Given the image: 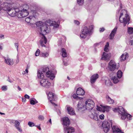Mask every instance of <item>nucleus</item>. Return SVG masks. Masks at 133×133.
<instances>
[{"mask_svg": "<svg viewBox=\"0 0 133 133\" xmlns=\"http://www.w3.org/2000/svg\"><path fill=\"white\" fill-rule=\"evenodd\" d=\"M36 26L40 31V34L41 35V39L40 40V43L41 46L45 47L44 44H46L47 39L44 35L49 32L47 26L41 22H38L36 24Z\"/></svg>", "mask_w": 133, "mask_h": 133, "instance_id": "nucleus-1", "label": "nucleus"}, {"mask_svg": "<svg viewBox=\"0 0 133 133\" xmlns=\"http://www.w3.org/2000/svg\"><path fill=\"white\" fill-rule=\"evenodd\" d=\"M29 9V7L28 5L19 4L18 11H17V17L22 18L26 16L29 14L28 11Z\"/></svg>", "mask_w": 133, "mask_h": 133, "instance_id": "nucleus-2", "label": "nucleus"}, {"mask_svg": "<svg viewBox=\"0 0 133 133\" xmlns=\"http://www.w3.org/2000/svg\"><path fill=\"white\" fill-rule=\"evenodd\" d=\"M113 109L115 112H118L121 115V118L122 119H125L126 118L129 120L131 119L132 116L127 113L122 107L119 106L117 108H114Z\"/></svg>", "mask_w": 133, "mask_h": 133, "instance_id": "nucleus-3", "label": "nucleus"}, {"mask_svg": "<svg viewBox=\"0 0 133 133\" xmlns=\"http://www.w3.org/2000/svg\"><path fill=\"white\" fill-rule=\"evenodd\" d=\"M130 16L125 10H123L121 11L119 18V21L121 23H124V26L130 21Z\"/></svg>", "mask_w": 133, "mask_h": 133, "instance_id": "nucleus-4", "label": "nucleus"}, {"mask_svg": "<svg viewBox=\"0 0 133 133\" xmlns=\"http://www.w3.org/2000/svg\"><path fill=\"white\" fill-rule=\"evenodd\" d=\"M49 68L47 67H44L41 69L42 72L44 73L46 72V75L47 77L49 78L50 79L53 80L55 77L54 74L50 71H49Z\"/></svg>", "mask_w": 133, "mask_h": 133, "instance_id": "nucleus-5", "label": "nucleus"}, {"mask_svg": "<svg viewBox=\"0 0 133 133\" xmlns=\"http://www.w3.org/2000/svg\"><path fill=\"white\" fill-rule=\"evenodd\" d=\"M95 103L92 99H89L85 102V108L88 110H92L94 107Z\"/></svg>", "mask_w": 133, "mask_h": 133, "instance_id": "nucleus-6", "label": "nucleus"}, {"mask_svg": "<svg viewBox=\"0 0 133 133\" xmlns=\"http://www.w3.org/2000/svg\"><path fill=\"white\" fill-rule=\"evenodd\" d=\"M89 116L91 118L96 121L98 120L99 114L98 111L92 110L89 112Z\"/></svg>", "mask_w": 133, "mask_h": 133, "instance_id": "nucleus-7", "label": "nucleus"}, {"mask_svg": "<svg viewBox=\"0 0 133 133\" xmlns=\"http://www.w3.org/2000/svg\"><path fill=\"white\" fill-rule=\"evenodd\" d=\"M108 68L110 71H113L116 69H117L118 67L117 66L116 63L114 60H111L108 63Z\"/></svg>", "mask_w": 133, "mask_h": 133, "instance_id": "nucleus-8", "label": "nucleus"}, {"mask_svg": "<svg viewBox=\"0 0 133 133\" xmlns=\"http://www.w3.org/2000/svg\"><path fill=\"white\" fill-rule=\"evenodd\" d=\"M91 32L87 27L85 26L83 28L82 31L80 35V36L82 38H85L88 35L90 34Z\"/></svg>", "mask_w": 133, "mask_h": 133, "instance_id": "nucleus-9", "label": "nucleus"}, {"mask_svg": "<svg viewBox=\"0 0 133 133\" xmlns=\"http://www.w3.org/2000/svg\"><path fill=\"white\" fill-rule=\"evenodd\" d=\"M14 4L13 3L12 4L10 3H4L1 4V8L4 10H7L8 12L9 9H10L11 8L14 7Z\"/></svg>", "mask_w": 133, "mask_h": 133, "instance_id": "nucleus-10", "label": "nucleus"}, {"mask_svg": "<svg viewBox=\"0 0 133 133\" xmlns=\"http://www.w3.org/2000/svg\"><path fill=\"white\" fill-rule=\"evenodd\" d=\"M111 123H109L107 121H104L102 123V128L103 129L104 132L107 133L108 132L110 129V124Z\"/></svg>", "mask_w": 133, "mask_h": 133, "instance_id": "nucleus-11", "label": "nucleus"}, {"mask_svg": "<svg viewBox=\"0 0 133 133\" xmlns=\"http://www.w3.org/2000/svg\"><path fill=\"white\" fill-rule=\"evenodd\" d=\"M40 84L42 87L48 88L50 87L51 83L47 79H44L40 81Z\"/></svg>", "mask_w": 133, "mask_h": 133, "instance_id": "nucleus-12", "label": "nucleus"}, {"mask_svg": "<svg viewBox=\"0 0 133 133\" xmlns=\"http://www.w3.org/2000/svg\"><path fill=\"white\" fill-rule=\"evenodd\" d=\"M46 93L47 94L49 100L50 102L53 105L57 106V104H55L52 102V101L55 100L56 98L55 97H56L55 94L51 92H50L48 94H47V92Z\"/></svg>", "mask_w": 133, "mask_h": 133, "instance_id": "nucleus-13", "label": "nucleus"}, {"mask_svg": "<svg viewBox=\"0 0 133 133\" xmlns=\"http://www.w3.org/2000/svg\"><path fill=\"white\" fill-rule=\"evenodd\" d=\"M46 24L48 26H53L54 28H57L59 26L60 22L59 21L56 22L55 21H52L49 19L46 21Z\"/></svg>", "mask_w": 133, "mask_h": 133, "instance_id": "nucleus-14", "label": "nucleus"}, {"mask_svg": "<svg viewBox=\"0 0 133 133\" xmlns=\"http://www.w3.org/2000/svg\"><path fill=\"white\" fill-rule=\"evenodd\" d=\"M35 19L36 18L34 16H30L26 18L25 19V21L27 22L30 23V25L35 24L36 25V23H36L35 21Z\"/></svg>", "mask_w": 133, "mask_h": 133, "instance_id": "nucleus-15", "label": "nucleus"}, {"mask_svg": "<svg viewBox=\"0 0 133 133\" xmlns=\"http://www.w3.org/2000/svg\"><path fill=\"white\" fill-rule=\"evenodd\" d=\"M8 14L11 17H14L16 16V8L14 7H14H12L10 9H9L8 12Z\"/></svg>", "mask_w": 133, "mask_h": 133, "instance_id": "nucleus-16", "label": "nucleus"}, {"mask_svg": "<svg viewBox=\"0 0 133 133\" xmlns=\"http://www.w3.org/2000/svg\"><path fill=\"white\" fill-rule=\"evenodd\" d=\"M80 100L77 105V108L78 110H81L82 108H85L84 101H83L82 99H81Z\"/></svg>", "mask_w": 133, "mask_h": 133, "instance_id": "nucleus-17", "label": "nucleus"}, {"mask_svg": "<svg viewBox=\"0 0 133 133\" xmlns=\"http://www.w3.org/2000/svg\"><path fill=\"white\" fill-rule=\"evenodd\" d=\"M111 56V54L110 53L108 54L104 52L102 56L101 59L105 61H108L110 59Z\"/></svg>", "mask_w": 133, "mask_h": 133, "instance_id": "nucleus-18", "label": "nucleus"}, {"mask_svg": "<svg viewBox=\"0 0 133 133\" xmlns=\"http://www.w3.org/2000/svg\"><path fill=\"white\" fill-rule=\"evenodd\" d=\"M64 130L65 133H72L74 131L73 128L69 126H64Z\"/></svg>", "mask_w": 133, "mask_h": 133, "instance_id": "nucleus-19", "label": "nucleus"}, {"mask_svg": "<svg viewBox=\"0 0 133 133\" xmlns=\"http://www.w3.org/2000/svg\"><path fill=\"white\" fill-rule=\"evenodd\" d=\"M62 119V124L64 127H67L70 124V121L68 117H64Z\"/></svg>", "mask_w": 133, "mask_h": 133, "instance_id": "nucleus-20", "label": "nucleus"}, {"mask_svg": "<svg viewBox=\"0 0 133 133\" xmlns=\"http://www.w3.org/2000/svg\"><path fill=\"white\" fill-rule=\"evenodd\" d=\"M113 133H124L122 132L121 130L116 126L111 125Z\"/></svg>", "mask_w": 133, "mask_h": 133, "instance_id": "nucleus-21", "label": "nucleus"}, {"mask_svg": "<svg viewBox=\"0 0 133 133\" xmlns=\"http://www.w3.org/2000/svg\"><path fill=\"white\" fill-rule=\"evenodd\" d=\"M99 77L98 75L95 74L92 75L90 78V81L92 84L94 83L96 81L97 79Z\"/></svg>", "mask_w": 133, "mask_h": 133, "instance_id": "nucleus-22", "label": "nucleus"}, {"mask_svg": "<svg viewBox=\"0 0 133 133\" xmlns=\"http://www.w3.org/2000/svg\"><path fill=\"white\" fill-rule=\"evenodd\" d=\"M85 92L84 90L81 88H78L76 91L77 95L83 96L85 94Z\"/></svg>", "mask_w": 133, "mask_h": 133, "instance_id": "nucleus-23", "label": "nucleus"}, {"mask_svg": "<svg viewBox=\"0 0 133 133\" xmlns=\"http://www.w3.org/2000/svg\"><path fill=\"white\" fill-rule=\"evenodd\" d=\"M117 29V27L116 26L114 29L110 33L109 37L110 39H114L115 35L116 33V31Z\"/></svg>", "mask_w": 133, "mask_h": 133, "instance_id": "nucleus-24", "label": "nucleus"}, {"mask_svg": "<svg viewBox=\"0 0 133 133\" xmlns=\"http://www.w3.org/2000/svg\"><path fill=\"white\" fill-rule=\"evenodd\" d=\"M128 53L125 52L122 54L120 57V61L121 62L125 61L128 57Z\"/></svg>", "mask_w": 133, "mask_h": 133, "instance_id": "nucleus-25", "label": "nucleus"}, {"mask_svg": "<svg viewBox=\"0 0 133 133\" xmlns=\"http://www.w3.org/2000/svg\"><path fill=\"white\" fill-rule=\"evenodd\" d=\"M4 61L6 64L10 65L13 64L14 63V62L12 59H11L9 58H7L5 57H4Z\"/></svg>", "mask_w": 133, "mask_h": 133, "instance_id": "nucleus-26", "label": "nucleus"}, {"mask_svg": "<svg viewBox=\"0 0 133 133\" xmlns=\"http://www.w3.org/2000/svg\"><path fill=\"white\" fill-rule=\"evenodd\" d=\"M67 110L68 113L71 115H74L75 114V111L71 107L68 106L67 107Z\"/></svg>", "mask_w": 133, "mask_h": 133, "instance_id": "nucleus-27", "label": "nucleus"}, {"mask_svg": "<svg viewBox=\"0 0 133 133\" xmlns=\"http://www.w3.org/2000/svg\"><path fill=\"white\" fill-rule=\"evenodd\" d=\"M37 77L39 78H44V74L40 70H38L37 72Z\"/></svg>", "mask_w": 133, "mask_h": 133, "instance_id": "nucleus-28", "label": "nucleus"}, {"mask_svg": "<svg viewBox=\"0 0 133 133\" xmlns=\"http://www.w3.org/2000/svg\"><path fill=\"white\" fill-rule=\"evenodd\" d=\"M106 100L108 103L109 104H112L114 102V100L111 98L108 95L106 96Z\"/></svg>", "mask_w": 133, "mask_h": 133, "instance_id": "nucleus-29", "label": "nucleus"}, {"mask_svg": "<svg viewBox=\"0 0 133 133\" xmlns=\"http://www.w3.org/2000/svg\"><path fill=\"white\" fill-rule=\"evenodd\" d=\"M49 55V52H46L45 53L42 52L40 54V56L41 57L46 58L48 57Z\"/></svg>", "mask_w": 133, "mask_h": 133, "instance_id": "nucleus-30", "label": "nucleus"}, {"mask_svg": "<svg viewBox=\"0 0 133 133\" xmlns=\"http://www.w3.org/2000/svg\"><path fill=\"white\" fill-rule=\"evenodd\" d=\"M65 41V37L64 36H62V38H60L59 39L58 42V45H60L62 42H64Z\"/></svg>", "mask_w": 133, "mask_h": 133, "instance_id": "nucleus-31", "label": "nucleus"}, {"mask_svg": "<svg viewBox=\"0 0 133 133\" xmlns=\"http://www.w3.org/2000/svg\"><path fill=\"white\" fill-rule=\"evenodd\" d=\"M104 106L100 105V106H97L96 109L98 111L104 112Z\"/></svg>", "mask_w": 133, "mask_h": 133, "instance_id": "nucleus-32", "label": "nucleus"}, {"mask_svg": "<svg viewBox=\"0 0 133 133\" xmlns=\"http://www.w3.org/2000/svg\"><path fill=\"white\" fill-rule=\"evenodd\" d=\"M123 75V73L121 71L119 70L117 71V76L118 78H121Z\"/></svg>", "mask_w": 133, "mask_h": 133, "instance_id": "nucleus-33", "label": "nucleus"}, {"mask_svg": "<svg viewBox=\"0 0 133 133\" xmlns=\"http://www.w3.org/2000/svg\"><path fill=\"white\" fill-rule=\"evenodd\" d=\"M62 52L63 57H64L67 56V55L65 49L63 48L62 49Z\"/></svg>", "mask_w": 133, "mask_h": 133, "instance_id": "nucleus-34", "label": "nucleus"}, {"mask_svg": "<svg viewBox=\"0 0 133 133\" xmlns=\"http://www.w3.org/2000/svg\"><path fill=\"white\" fill-rule=\"evenodd\" d=\"M127 32L129 34H132L133 33V28L132 27H128L127 29Z\"/></svg>", "mask_w": 133, "mask_h": 133, "instance_id": "nucleus-35", "label": "nucleus"}, {"mask_svg": "<svg viewBox=\"0 0 133 133\" xmlns=\"http://www.w3.org/2000/svg\"><path fill=\"white\" fill-rule=\"evenodd\" d=\"M37 103V101L34 98H32L30 100V103L32 105H34Z\"/></svg>", "mask_w": 133, "mask_h": 133, "instance_id": "nucleus-36", "label": "nucleus"}, {"mask_svg": "<svg viewBox=\"0 0 133 133\" xmlns=\"http://www.w3.org/2000/svg\"><path fill=\"white\" fill-rule=\"evenodd\" d=\"M112 80L115 83H116L119 81V80L117 77H114L112 78Z\"/></svg>", "mask_w": 133, "mask_h": 133, "instance_id": "nucleus-37", "label": "nucleus"}, {"mask_svg": "<svg viewBox=\"0 0 133 133\" xmlns=\"http://www.w3.org/2000/svg\"><path fill=\"white\" fill-rule=\"evenodd\" d=\"M104 112L105 111H108L110 109V107L108 106H104Z\"/></svg>", "mask_w": 133, "mask_h": 133, "instance_id": "nucleus-38", "label": "nucleus"}, {"mask_svg": "<svg viewBox=\"0 0 133 133\" xmlns=\"http://www.w3.org/2000/svg\"><path fill=\"white\" fill-rule=\"evenodd\" d=\"M109 46V43L107 42L106 44L105 45V48L104 49V51L106 52H108L109 51L108 47Z\"/></svg>", "mask_w": 133, "mask_h": 133, "instance_id": "nucleus-39", "label": "nucleus"}, {"mask_svg": "<svg viewBox=\"0 0 133 133\" xmlns=\"http://www.w3.org/2000/svg\"><path fill=\"white\" fill-rule=\"evenodd\" d=\"M10 123L11 124H15V126L16 128H17V122L16 120H10Z\"/></svg>", "mask_w": 133, "mask_h": 133, "instance_id": "nucleus-40", "label": "nucleus"}, {"mask_svg": "<svg viewBox=\"0 0 133 133\" xmlns=\"http://www.w3.org/2000/svg\"><path fill=\"white\" fill-rule=\"evenodd\" d=\"M72 97L76 99H82V98L78 96L77 95H76L75 94H74L73 95Z\"/></svg>", "mask_w": 133, "mask_h": 133, "instance_id": "nucleus-41", "label": "nucleus"}, {"mask_svg": "<svg viewBox=\"0 0 133 133\" xmlns=\"http://www.w3.org/2000/svg\"><path fill=\"white\" fill-rule=\"evenodd\" d=\"M77 3L80 5H82L84 2V0H77Z\"/></svg>", "mask_w": 133, "mask_h": 133, "instance_id": "nucleus-42", "label": "nucleus"}, {"mask_svg": "<svg viewBox=\"0 0 133 133\" xmlns=\"http://www.w3.org/2000/svg\"><path fill=\"white\" fill-rule=\"evenodd\" d=\"M130 40V44L131 45H133V36H131L129 39Z\"/></svg>", "mask_w": 133, "mask_h": 133, "instance_id": "nucleus-43", "label": "nucleus"}, {"mask_svg": "<svg viewBox=\"0 0 133 133\" xmlns=\"http://www.w3.org/2000/svg\"><path fill=\"white\" fill-rule=\"evenodd\" d=\"M105 82V84L108 85H110L111 84V81L108 79L106 80Z\"/></svg>", "mask_w": 133, "mask_h": 133, "instance_id": "nucleus-44", "label": "nucleus"}, {"mask_svg": "<svg viewBox=\"0 0 133 133\" xmlns=\"http://www.w3.org/2000/svg\"><path fill=\"white\" fill-rule=\"evenodd\" d=\"M2 90L3 91H6L7 90V87L6 86H3L1 87Z\"/></svg>", "mask_w": 133, "mask_h": 133, "instance_id": "nucleus-45", "label": "nucleus"}, {"mask_svg": "<svg viewBox=\"0 0 133 133\" xmlns=\"http://www.w3.org/2000/svg\"><path fill=\"white\" fill-rule=\"evenodd\" d=\"M28 124L30 127H32L35 126L34 123L31 122H28Z\"/></svg>", "mask_w": 133, "mask_h": 133, "instance_id": "nucleus-46", "label": "nucleus"}, {"mask_svg": "<svg viewBox=\"0 0 133 133\" xmlns=\"http://www.w3.org/2000/svg\"><path fill=\"white\" fill-rule=\"evenodd\" d=\"M94 25L93 24H91L89 26V28L88 29L89 30H90V31L91 32L92 30L94 29Z\"/></svg>", "mask_w": 133, "mask_h": 133, "instance_id": "nucleus-47", "label": "nucleus"}, {"mask_svg": "<svg viewBox=\"0 0 133 133\" xmlns=\"http://www.w3.org/2000/svg\"><path fill=\"white\" fill-rule=\"evenodd\" d=\"M40 53V50L38 49L35 53V55L36 56H38L39 55V53Z\"/></svg>", "mask_w": 133, "mask_h": 133, "instance_id": "nucleus-48", "label": "nucleus"}, {"mask_svg": "<svg viewBox=\"0 0 133 133\" xmlns=\"http://www.w3.org/2000/svg\"><path fill=\"white\" fill-rule=\"evenodd\" d=\"M99 118L101 119H104V116L103 114H101L99 115Z\"/></svg>", "mask_w": 133, "mask_h": 133, "instance_id": "nucleus-49", "label": "nucleus"}, {"mask_svg": "<svg viewBox=\"0 0 133 133\" xmlns=\"http://www.w3.org/2000/svg\"><path fill=\"white\" fill-rule=\"evenodd\" d=\"M38 119L40 120H42L44 119V118L43 116L40 115L38 117Z\"/></svg>", "mask_w": 133, "mask_h": 133, "instance_id": "nucleus-50", "label": "nucleus"}, {"mask_svg": "<svg viewBox=\"0 0 133 133\" xmlns=\"http://www.w3.org/2000/svg\"><path fill=\"white\" fill-rule=\"evenodd\" d=\"M4 38V36L2 34H0V40H2Z\"/></svg>", "mask_w": 133, "mask_h": 133, "instance_id": "nucleus-51", "label": "nucleus"}, {"mask_svg": "<svg viewBox=\"0 0 133 133\" xmlns=\"http://www.w3.org/2000/svg\"><path fill=\"white\" fill-rule=\"evenodd\" d=\"M3 44L2 43H0V50H2L3 49Z\"/></svg>", "mask_w": 133, "mask_h": 133, "instance_id": "nucleus-52", "label": "nucleus"}, {"mask_svg": "<svg viewBox=\"0 0 133 133\" xmlns=\"http://www.w3.org/2000/svg\"><path fill=\"white\" fill-rule=\"evenodd\" d=\"M17 129L21 133H22V130L20 127H17Z\"/></svg>", "mask_w": 133, "mask_h": 133, "instance_id": "nucleus-53", "label": "nucleus"}, {"mask_svg": "<svg viewBox=\"0 0 133 133\" xmlns=\"http://www.w3.org/2000/svg\"><path fill=\"white\" fill-rule=\"evenodd\" d=\"M24 97L25 98L29 99L30 98V96L27 94H26L24 96Z\"/></svg>", "mask_w": 133, "mask_h": 133, "instance_id": "nucleus-54", "label": "nucleus"}, {"mask_svg": "<svg viewBox=\"0 0 133 133\" xmlns=\"http://www.w3.org/2000/svg\"><path fill=\"white\" fill-rule=\"evenodd\" d=\"M104 30V29L103 28H100V29L99 31L100 32H103Z\"/></svg>", "mask_w": 133, "mask_h": 133, "instance_id": "nucleus-55", "label": "nucleus"}, {"mask_svg": "<svg viewBox=\"0 0 133 133\" xmlns=\"http://www.w3.org/2000/svg\"><path fill=\"white\" fill-rule=\"evenodd\" d=\"M74 23L77 25H78L79 24V22L77 21H74Z\"/></svg>", "mask_w": 133, "mask_h": 133, "instance_id": "nucleus-56", "label": "nucleus"}, {"mask_svg": "<svg viewBox=\"0 0 133 133\" xmlns=\"http://www.w3.org/2000/svg\"><path fill=\"white\" fill-rule=\"evenodd\" d=\"M36 127H37V128L40 130H41V128L40 127V125H36Z\"/></svg>", "mask_w": 133, "mask_h": 133, "instance_id": "nucleus-57", "label": "nucleus"}, {"mask_svg": "<svg viewBox=\"0 0 133 133\" xmlns=\"http://www.w3.org/2000/svg\"><path fill=\"white\" fill-rule=\"evenodd\" d=\"M22 100L23 102H25L26 101V99L25 98L22 97Z\"/></svg>", "mask_w": 133, "mask_h": 133, "instance_id": "nucleus-58", "label": "nucleus"}, {"mask_svg": "<svg viewBox=\"0 0 133 133\" xmlns=\"http://www.w3.org/2000/svg\"><path fill=\"white\" fill-rule=\"evenodd\" d=\"M28 66H27L25 70V71L26 72V73H28Z\"/></svg>", "mask_w": 133, "mask_h": 133, "instance_id": "nucleus-59", "label": "nucleus"}, {"mask_svg": "<svg viewBox=\"0 0 133 133\" xmlns=\"http://www.w3.org/2000/svg\"><path fill=\"white\" fill-rule=\"evenodd\" d=\"M63 63L64 65H67V63L66 62H65L64 61H63Z\"/></svg>", "mask_w": 133, "mask_h": 133, "instance_id": "nucleus-60", "label": "nucleus"}, {"mask_svg": "<svg viewBox=\"0 0 133 133\" xmlns=\"http://www.w3.org/2000/svg\"><path fill=\"white\" fill-rule=\"evenodd\" d=\"M18 89L19 91H21V89L19 87H18Z\"/></svg>", "mask_w": 133, "mask_h": 133, "instance_id": "nucleus-61", "label": "nucleus"}, {"mask_svg": "<svg viewBox=\"0 0 133 133\" xmlns=\"http://www.w3.org/2000/svg\"><path fill=\"white\" fill-rule=\"evenodd\" d=\"M49 122H50V123L51 124V119H49Z\"/></svg>", "mask_w": 133, "mask_h": 133, "instance_id": "nucleus-62", "label": "nucleus"}, {"mask_svg": "<svg viewBox=\"0 0 133 133\" xmlns=\"http://www.w3.org/2000/svg\"><path fill=\"white\" fill-rule=\"evenodd\" d=\"M99 44V43H96L95 44V45L96 46H97V45H98Z\"/></svg>", "mask_w": 133, "mask_h": 133, "instance_id": "nucleus-63", "label": "nucleus"}, {"mask_svg": "<svg viewBox=\"0 0 133 133\" xmlns=\"http://www.w3.org/2000/svg\"><path fill=\"white\" fill-rule=\"evenodd\" d=\"M0 114L1 115H4L5 114L4 113H2L0 112Z\"/></svg>", "mask_w": 133, "mask_h": 133, "instance_id": "nucleus-64", "label": "nucleus"}]
</instances>
